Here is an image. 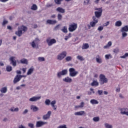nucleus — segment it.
Segmentation results:
<instances>
[{
    "instance_id": "12",
    "label": "nucleus",
    "mask_w": 128,
    "mask_h": 128,
    "mask_svg": "<svg viewBox=\"0 0 128 128\" xmlns=\"http://www.w3.org/2000/svg\"><path fill=\"white\" fill-rule=\"evenodd\" d=\"M22 78V76L21 75H16L14 80V83L16 84L18 82H20Z\"/></svg>"
},
{
    "instance_id": "50",
    "label": "nucleus",
    "mask_w": 128,
    "mask_h": 128,
    "mask_svg": "<svg viewBox=\"0 0 128 128\" xmlns=\"http://www.w3.org/2000/svg\"><path fill=\"white\" fill-rule=\"evenodd\" d=\"M119 52V50L118 48H115L114 50V52L115 54H118Z\"/></svg>"
},
{
    "instance_id": "7",
    "label": "nucleus",
    "mask_w": 128,
    "mask_h": 128,
    "mask_svg": "<svg viewBox=\"0 0 128 128\" xmlns=\"http://www.w3.org/2000/svg\"><path fill=\"white\" fill-rule=\"evenodd\" d=\"M96 10H98V12H95L94 14L96 16V17L97 18H100V16H102V8H96Z\"/></svg>"
},
{
    "instance_id": "4",
    "label": "nucleus",
    "mask_w": 128,
    "mask_h": 128,
    "mask_svg": "<svg viewBox=\"0 0 128 128\" xmlns=\"http://www.w3.org/2000/svg\"><path fill=\"white\" fill-rule=\"evenodd\" d=\"M46 42L49 46H52L56 43V40L54 38L51 39L50 38H48L46 40Z\"/></svg>"
},
{
    "instance_id": "58",
    "label": "nucleus",
    "mask_w": 128,
    "mask_h": 128,
    "mask_svg": "<svg viewBox=\"0 0 128 128\" xmlns=\"http://www.w3.org/2000/svg\"><path fill=\"white\" fill-rule=\"evenodd\" d=\"M22 70L24 74L26 73V68H22Z\"/></svg>"
},
{
    "instance_id": "10",
    "label": "nucleus",
    "mask_w": 128,
    "mask_h": 128,
    "mask_svg": "<svg viewBox=\"0 0 128 128\" xmlns=\"http://www.w3.org/2000/svg\"><path fill=\"white\" fill-rule=\"evenodd\" d=\"M42 98V96H34L31 98H30L29 99V101L30 102H36V101H38L39 100H40Z\"/></svg>"
},
{
    "instance_id": "13",
    "label": "nucleus",
    "mask_w": 128,
    "mask_h": 128,
    "mask_svg": "<svg viewBox=\"0 0 128 128\" xmlns=\"http://www.w3.org/2000/svg\"><path fill=\"white\" fill-rule=\"evenodd\" d=\"M46 124V122H42V121H38L36 123V127L40 128Z\"/></svg>"
},
{
    "instance_id": "59",
    "label": "nucleus",
    "mask_w": 128,
    "mask_h": 128,
    "mask_svg": "<svg viewBox=\"0 0 128 128\" xmlns=\"http://www.w3.org/2000/svg\"><path fill=\"white\" fill-rule=\"evenodd\" d=\"M68 38H72V33H69L68 34Z\"/></svg>"
},
{
    "instance_id": "57",
    "label": "nucleus",
    "mask_w": 128,
    "mask_h": 128,
    "mask_svg": "<svg viewBox=\"0 0 128 128\" xmlns=\"http://www.w3.org/2000/svg\"><path fill=\"white\" fill-rule=\"evenodd\" d=\"M84 3L87 4H88L90 3V0H86L84 2Z\"/></svg>"
},
{
    "instance_id": "6",
    "label": "nucleus",
    "mask_w": 128,
    "mask_h": 128,
    "mask_svg": "<svg viewBox=\"0 0 128 128\" xmlns=\"http://www.w3.org/2000/svg\"><path fill=\"white\" fill-rule=\"evenodd\" d=\"M78 28V24L73 23L69 26L68 30L70 32H74Z\"/></svg>"
},
{
    "instance_id": "17",
    "label": "nucleus",
    "mask_w": 128,
    "mask_h": 128,
    "mask_svg": "<svg viewBox=\"0 0 128 128\" xmlns=\"http://www.w3.org/2000/svg\"><path fill=\"white\" fill-rule=\"evenodd\" d=\"M86 114V112L84 110H81L79 112H74V115L76 116H82Z\"/></svg>"
},
{
    "instance_id": "53",
    "label": "nucleus",
    "mask_w": 128,
    "mask_h": 128,
    "mask_svg": "<svg viewBox=\"0 0 128 128\" xmlns=\"http://www.w3.org/2000/svg\"><path fill=\"white\" fill-rule=\"evenodd\" d=\"M108 25H110V22L108 21L106 22L104 24V26H108Z\"/></svg>"
},
{
    "instance_id": "14",
    "label": "nucleus",
    "mask_w": 128,
    "mask_h": 128,
    "mask_svg": "<svg viewBox=\"0 0 128 128\" xmlns=\"http://www.w3.org/2000/svg\"><path fill=\"white\" fill-rule=\"evenodd\" d=\"M52 111L50 110L48 111V113L44 115L43 119L46 120L49 118L52 114Z\"/></svg>"
},
{
    "instance_id": "31",
    "label": "nucleus",
    "mask_w": 128,
    "mask_h": 128,
    "mask_svg": "<svg viewBox=\"0 0 128 128\" xmlns=\"http://www.w3.org/2000/svg\"><path fill=\"white\" fill-rule=\"evenodd\" d=\"M62 32L66 34L68 32L67 26H64L63 28L61 30Z\"/></svg>"
},
{
    "instance_id": "62",
    "label": "nucleus",
    "mask_w": 128,
    "mask_h": 128,
    "mask_svg": "<svg viewBox=\"0 0 128 128\" xmlns=\"http://www.w3.org/2000/svg\"><path fill=\"white\" fill-rule=\"evenodd\" d=\"M16 74H22V72L20 70H16Z\"/></svg>"
},
{
    "instance_id": "38",
    "label": "nucleus",
    "mask_w": 128,
    "mask_h": 128,
    "mask_svg": "<svg viewBox=\"0 0 128 128\" xmlns=\"http://www.w3.org/2000/svg\"><path fill=\"white\" fill-rule=\"evenodd\" d=\"M72 56H66V62H70L72 60Z\"/></svg>"
},
{
    "instance_id": "22",
    "label": "nucleus",
    "mask_w": 128,
    "mask_h": 128,
    "mask_svg": "<svg viewBox=\"0 0 128 128\" xmlns=\"http://www.w3.org/2000/svg\"><path fill=\"white\" fill-rule=\"evenodd\" d=\"M30 110H32L34 112H36L39 110V108L36 106L32 105L30 106Z\"/></svg>"
},
{
    "instance_id": "30",
    "label": "nucleus",
    "mask_w": 128,
    "mask_h": 128,
    "mask_svg": "<svg viewBox=\"0 0 128 128\" xmlns=\"http://www.w3.org/2000/svg\"><path fill=\"white\" fill-rule=\"evenodd\" d=\"M91 86H98V82L96 80H93L91 84Z\"/></svg>"
},
{
    "instance_id": "61",
    "label": "nucleus",
    "mask_w": 128,
    "mask_h": 128,
    "mask_svg": "<svg viewBox=\"0 0 128 128\" xmlns=\"http://www.w3.org/2000/svg\"><path fill=\"white\" fill-rule=\"evenodd\" d=\"M90 90L91 92H92V93L93 94H94V90H93L92 88H90Z\"/></svg>"
},
{
    "instance_id": "28",
    "label": "nucleus",
    "mask_w": 128,
    "mask_h": 128,
    "mask_svg": "<svg viewBox=\"0 0 128 128\" xmlns=\"http://www.w3.org/2000/svg\"><path fill=\"white\" fill-rule=\"evenodd\" d=\"M20 62L21 64H28V61L26 59V58H22L20 60Z\"/></svg>"
},
{
    "instance_id": "34",
    "label": "nucleus",
    "mask_w": 128,
    "mask_h": 128,
    "mask_svg": "<svg viewBox=\"0 0 128 128\" xmlns=\"http://www.w3.org/2000/svg\"><path fill=\"white\" fill-rule=\"evenodd\" d=\"M38 8V6L36 4H33L31 7V10H36Z\"/></svg>"
},
{
    "instance_id": "36",
    "label": "nucleus",
    "mask_w": 128,
    "mask_h": 128,
    "mask_svg": "<svg viewBox=\"0 0 128 128\" xmlns=\"http://www.w3.org/2000/svg\"><path fill=\"white\" fill-rule=\"evenodd\" d=\"M6 70L7 72H10L12 70V68L10 66H7L6 68Z\"/></svg>"
},
{
    "instance_id": "46",
    "label": "nucleus",
    "mask_w": 128,
    "mask_h": 128,
    "mask_svg": "<svg viewBox=\"0 0 128 128\" xmlns=\"http://www.w3.org/2000/svg\"><path fill=\"white\" fill-rule=\"evenodd\" d=\"M126 57H128V52H126L124 55L120 56L122 58H125Z\"/></svg>"
},
{
    "instance_id": "9",
    "label": "nucleus",
    "mask_w": 128,
    "mask_h": 128,
    "mask_svg": "<svg viewBox=\"0 0 128 128\" xmlns=\"http://www.w3.org/2000/svg\"><path fill=\"white\" fill-rule=\"evenodd\" d=\"M93 21L90 22V26L92 28H94L96 26V24L98 22V20L96 19V16L92 17Z\"/></svg>"
},
{
    "instance_id": "25",
    "label": "nucleus",
    "mask_w": 128,
    "mask_h": 128,
    "mask_svg": "<svg viewBox=\"0 0 128 128\" xmlns=\"http://www.w3.org/2000/svg\"><path fill=\"white\" fill-rule=\"evenodd\" d=\"M0 91L2 94H6L8 91L7 87L2 88L0 90Z\"/></svg>"
},
{
    "instance_id": "21",
    "label": "nucleus",
    "mask_w": 128,
    "mask_h": 128,
    "mask_svg": "<svg viewBox=\"0 0 128 128\" xmlns=\"http://www.w3.org/2000/svg\"><path fill=\"white\" fill-rule=\"evenodd\" d=\"M56 11L61 14H64L66 12V10L61 7H58L56 9Z\"/></svg>"
},
{
    "instance_id": "37",
    "label": "nucleus",
    "mask_w": 128,
    "mask_h": 128,
    "mask_svg": "<svg viewBox=\"0 0 128 128\" xmlns=\"http://www.w3.org/2000/svg\"><path fill=\"white\" fill-rule=\"evenodd\" d=\"M64 1V0H54L55 3L58 5H60L62 4V2Z\"/></svg>"
},
{
    "instance_id": "20",
    "label": "nucleus",
    "mask_w": 128,
    "mask_h": 128,
    "mask_svg": "<svg viewBox=\"0 0 128 128\" xmlns=\"http://www.w3.org/2000/svg\"><path fill=\"white\" fill-rule=\"evenodd\" d=\"M121 32H128V26L126 25L122 27L120 30Z\"/></svg>"
},
{
    "instance_id": "41",
    "label": "nucleus",
    "mask_w": 128,
    "mask_h": 128,
    "mask_svg": "<svg viewBox=\"0 0 128 128\" xmlns=\"http://www.w3.org/2000/svg\"><path fill=\"white\" fill-rule=\"evenodd\" d=\"M38 60L40 62H44L45 61V58H44V57H38Z\"/></svg>"
},
{
    "instance_id": "48",
    "label": "nucleus",
    "mask_w": 128,
    "mask_h": 128,
    "mask_svg": "<svg viewBox=\"0 0 128 128\" xmlns=\"http://www.w3.org/2000/svg\"><path fill=\"white\" fill-rule=\"evenodd\" d=\"M28 126L30 128H34V124H32V123H29L28 124Z\"/></svg>"
},
{
    "instance_id": "35",
    "label": "nucleus",
    "mask_w": 128,
    "mask_h": 128,
    "mask_svg": "<svg viewBox=\"0 0 128 128\" xmlns=\"http://www.w3.org/2000/svg\"><path fill=\"white\" fill-rule=\"evenodd\" d=\"M122 25V22L120 20H118L116 22L115 26L118 27H120Z\"/></svg>"
},
{
    "instance_id": "49",
    "label": "nucleus",
    "mask_w": 128,
    "mask_h": 128,
    "mask_svg": "<svg viewBox=\"0 0 128 128\" xmlns=\"http://www.w3.org/2000/svg\"><path fill=\"white\" fill-rule=\"evenodd\" d=\"M58 128H67L66 125H60V126H58Z\"/></svg>"
},
{
    "instance_id": "18",
    "label": "nucleus",
    "mask_w": 128,
    "mask_h": 128,
    "mask_svg": "<svg viewBox=\"0 0 128 128\" xmlns=\"http://www.w3.org/2000/svg\"><path fill=\"white\" fill-rule=\"evenodd\" d=\"M56 104V100H52L50 102L51 106L54 110H56L57 109V106L55 105Z\"/></svg>"
},
{
    "instance_id": "11",
    "label": "nucleus",
    "mask_w": 128,
    "mask_h": 128,
    "mask_svg": "<svg viewBox=\"0 0 128 128\" xmlns=\"http://www.w3.org/2000/svg\"><path fill=\"white\" fill-rule=\"evenodd\" d=\"M14 58H15V57L11 56L10 58V64H12V66H16V60Z\"/></svg>"
},
{
    "instance_id": "2",
    "label": "nucleus",
    "mask_w": 128,
    "mask_h": 128,
    "mask_svg": "<svg viewBox=\"0 0 128 128\" xmlns=\"http://www.w3.org/2000/svg\"><path fill=\"white\" fill-rule=\"evenodd\" d=\"M100 78V83L101 85H102L106 83H108V78H106V76L104 75L101 74Z\"/></svg>"
},
{
    "instance_id": "63",
    "label": "nucleus",
    "mask_w": 128,
    "mask_h": 128,
    "mask_svg": "<svg viewBox=\"0 0 128 128\" xmlns=\"http://www.w3.org/2000/svg\"><path fill=\"white\" fill-rule=\"evenodd\" d=\"M51 18H56V14H52V15Z\"/></svg>"
},
{
    "instance_id": "47",
    "label": "nucleus",
    "mask_w": 128,
    "mask_h": 128,
    "mask_svg": "<svg viewBox=\"0 0 128 128\" xmlns=\"http://www.w3.org/2000/svg\"><path fill=\"white\" fill-rule=\"evenodd\" d=\"M122 32V37L125 38L127 36L128 34L126 32Z\"/></svg>"
},
{
    "instance_id": "23",
    "label": "nucleus",
    "mask_w": 128,
    "mask_h": 128,
    "mask_svg": "<svg viewBox=\"0 0 128 128\" xmlns=\"http://www.w3.org/2000/svg\"><path fill=\"white\" fill-rule=\"evenodd\" d=\"M90 48V45L88 43L83 44L82 46V50H86Z\"/></svg>"
},
{
    "instance_id": "1",
    "label": "nucleus",
    "mask_w": 128,
    "mask_h": 128,
    "mask_svg": "<svg viewBox=\"0 0 128 128\" xmlns=\"http://www.w3.org/2000/svg\"><path fill=\"white\" fill-rule=\"evenodd\" d=\"M28 30V28L24 26H18V30L16 32L15 34L18 37H20L22 35V32H26Z\"/></svg>"
},
{
    "instance_id": "32",
    "label": "nucleus",
    "mask_w": 128,
    "mask_h": 128,
    "mask_svg": "<svg viewBox=\"0 0 128 128\" xmlns=\"http://www.w3.org/2000/svg\"><path fill=\"white\" fill-rule=\"evenodd\" d=\"M84 102H80V105L79 106H76V108H84Z\"/></svg>"
},
{
    "instance_id": "8",
    "label": "nucleus",
    "mask_w": 128,
    "mask_h": 128,
    "mask_svg": "<svg viewBox=\"0 0 128 128\" xmlns=\"http://www.w3.org/2000/svg\"><path fill=\"white\" fill-rule=\"evenodd\" d=\"M68 70L67 69L63 70L61 72H59L57 74V76L58 78H60L62 77V76H66L68 74Z\"/></svg>"
},
{
    "instance_id": "43",
    "label": "nucleus",
    "mask_w": 128,
    "mask_h": 128,
    "mask_svg": "<svg viewBox=\"0 0 128 128\" xmlns=\"http://www.w3.org/2000/svg\"><path fill=\"white\" fill-rule=\"evenodd\" d=\"M93 120L95 122L100 121V117H94V118H93Z\"/></svg>"
},
{
    "instance_id": "39",
    "label": "nucleus",
    "mask_w": 128,
    "mask_h": 128,
    "mask_svg": "<svg viewBox=\"0 0 128 128\" xmlns=\"http://www.w3.org/2000/svg\"><path fill=\"white\" fill-rule=\"evenodd\" d=\"M77 58L80 61L84 60V58L82 56H78Z\"/></svg>"
},
{
    "instance_id": "19",
    "label": "nucleus",
    "mask_w": 128,
    "mask_h": 128,
    "mask_svg": "<svg viewBox=\"0 0 128 128\" xmlns=\"http://www.w3.org/2000/svg\"><path fill=\"white\" fill-rule=\"evenodd\" d=\"M46 23L49 24L54 25L57 23V21L56 20H46Z\"/></svg>"
},
{
    "instance_id": "15",
    "label": "nucleus",
    "mask_w": 128,
    "mask_h": 128,
    "mask_svg": "<svg viewBox=\"0 0 128 128\" xmlns=\"http://www.w3.org/2000/svg\"><path fill=\"white\" fill-rule=\"evenodd\" d=\"M30 44H31L32 48H38V44L36 43V40H33L32 42H30Z\"/></svg>"
},
{
    "instance_id": "24",
    "label": "nucleus",
    "mask_w": 128,
    "mask_h": 128,
    "mask_svg": "<svg viewBox=\"0 0 128 128\" xmlns=\"http://www.w3.org/2000/svg\"><path fill=\"white\" fill-rule=\"evenodd\" d=\"M96 62L98 64H102V58L99 55L96 56Z\"/></svg>"
},
{
    "instance_id": "33",
    "label": "nucleus",
    "mask_w": 128,
    "mask_h": 128,
    "mask_svg": "<svg viewBox=\"0 0 128 128\" xmlns=\"http://www.w3.org/2000/svg\"><path fill=\"white\" fill-rule=\"evenodd\" d=\"M34 68H30L27 72V75H30L34 72Z\"/></svg>"
},
{
    "instance_id": "64",
    "label": "nucleus",
    "mask_w": 128,
    "mask_h": 128,
    "mask_svg": "<svg viewBox=\"0 0 128 128\" xmlns=\"http://www.w3.org/2000/svg\"><path fill=\"white\" fill-rule=\"evenodd\" d=\"M18 128H26L24 126H23V125H20Z\"/></svg>"
},
{
    "instance_id": "29",
    "label": "nucleus",
    "mask_w": 128,
    "mask_h": 128,
    "mask_svg": "<svg viewBox=\"0 0 128 128\" xmlns=\"http://www.w3.org/2000/svg\"><path fill=\"white\" fill-rule=\"evenodd\" d=\"M120 111H121V114H124V112H127L128 111V108H122L120 109Z\"/></svg>"
},
{
    "instance_id": "3",
    "label": "nucleus",
    "mask_w": 128,
    "mask_h": 128,
    "mask_svg": "<svg viewBox=\"0 0 128 128\" xmlns=\"http://www.w3.org/2000/svg\"><path fill=\"white\" fill-rule=\"evenodd\" d=\"M70 76V77H75L78 74V72L76 71L74 68H70L69 69Z\"/></svg>"
},
{
    "instance_id": "27",
    "label": "nucleus",
    "mask_w": 128,
    "mask_h": 128,
    "mask_svg": "<svg viewBox=\"0 0 128 128\" xmlns=\"http://www.w3.org/2000/svg\"><path fill=\"white\" fill-rule=\"evenodd\" d=\"M112 42L110 41L108 42V44L106 46H104V49L108 48L110 47V46H112Z\"/></svg>"
},
{
    "instance_id": "56",
    "label": "nucleus",
    "mask_w": 128,
    "mask_h": 128,
    "mask_svg": "<svg viewBox=\"0 0 128 128\" xmlns=\"http://www.w3.org/2000/svg\"><path fill=\"white\" fill-rule=\"evenodd\" d=\"M28 112V109H26V110L24 111L23 114H27V113Z\"/></svg>"
},
{
    "instance_id": "51",
    "label": "nucleus",
    "mask_w": 128,
    "mask_h": 128,
    "mask_svg": "<svg viewBox=\"0 0 128 128\" xmlns=\"http://www.w3.org/2000/svg\"><path fill=\"white\" fill-rule=\"evenodd\" d=\"M98 92L99 96H102V90H98Z\"/></svg>"
},
{
    "instance_id": "55",
    "label": "nucleus",
    "mask_w": 128,
    "mask_h": 128,
    "mask_svg": "<svg viewBox=\"0 0 128 128\" xmlns=\"http://www.w3.org/2000/svg\"><path fill=\"white\" fill-rule=\"evenodd\" d=\"M110 54H106V55H105V58L107 60L110 59Z\"/></svg>"
},
{
    "instance_id": "45",
    "label": "nucleus",
    "mask_w": 128,
    "mask_h": 128,
    "mask_svg": "<svg viewBox=\"0 0 128 128\" xmlns=\"http://www.w3.org/2000/svg\"><path fill=\"white\" fill-rule=\"evenodd\" d=\"M105 126L106 128H112V126L110 125V124H108V123L105 124Z\"/></svg>"
},
{
    "instance_id": "16",
    "label": "nucleus",
    "mask_w": 128,
    "mask_h": 128,
    "mask_svg": "<svg viewBox=\"0 0 128 128\" xmlns=\"http://www.w3.org/2000/svg\"><path fill=\"white\" fill-rule=\"evenodd\" d=\"M62 80L66 82L71 83L72 82V79L69 76H66L64 78H63Z\"/></svg>"
},
{
    "instance_id": "54",
    "label": "nucleus",
    "mask_w": 128,
    "mask_h": 128,
    "mask_svg": "<svg viewBox=\"0 0 128 128\" xmlns=\"http://www.w3.org/2000/svg\"><path fill=\"white\" fill-rule=\"evenodd\" d=\"M8 24V21H7V20H4L2 24V26H5L6 24Z\"/></svg>"
},
{
    "instance_id": "60",
    "label": "nucleus",
    "mask_w": 128,
    "mask_h": 128,
    "mask_svg": "<svg viewBox=\"0 0 128 128\" xmlns=\"http://www.w3.org/2000/svg\"><path fill=\"white\" fill-rule=\"evenodd\" d=\"M7 28H8V29L9 30H12V26H7Z\"/></svg>"
},
{
    "instance_id": "5",
    "label": "nucleus",
    "mask_w": 128,
    "mask_h": 128,
    "mask_svg": "<svg viewBox=\"0 0 128 128\" xmlns=\"http://www.w3.org/2000/svg\"><path fill=\"white\" fill-rule=\"evenodd\" d=\"M66 56L67 52L66 51H63L58 56L57 59L59 60H64Z\"/></svg>"
},
{
    "instance_id": "40",
    "label": "nucleus",
    "mask_w": 128,
    "mask_h": 128,
    "mask_svg": "<svg viewBox=\"0 0 128 128\" xmlns=\"http://www.w3.org/2000/svg\"><path fill=\"white\" fill-rule=\"evenodd\" d=\"M58 20H62V16L60 14H58Z\"/></svg>"
},
{
    "instance_id": "44",
    "label": "nucleus",
    "mask_w": 128,
    "mask_h": 128,
    "mask_svg": "<svg viewBox=\"0 0 128 128\" xmlns=\"http://www.w3.org/2000/svg\"><path fill=\"white\" fill-rule=\"evenodd\" d=\"M45 104L46 105H50V100L49 99H46L45 101Z\"/></svg>"
},
{
    "instance_id": "26",
    "label": "nucleus",
    "mask_w": 128,
    "mask_h": 128,
    "mask_svg": "<svg viewBox=\"0 0 128 128\" xmlns=\"http://www.w3.org/2000/svg\"><path fill=\"white\" fill-rule=\"evenodd\" d=\"M90 102L92 104H98V100H95V99H92L90 100Z\"/></svg>"
},
{
    "instance_id": "42",
    "label": "nucleus",
    "mask_w": 128,
    "mask_h": 128,
    "mask_svg": "<svg viewBox=\"0 0 128 128\" xmlns=\"http://www.w3.org/2000/svg\"><path fill=\"white\" fill-rule=\"evenodd\" d=\"M10 110L11 112H18L19 110V108H10Z\"/></svg>"
},
{
    "instance_id": "52",
    "label": "nucleus",
    "mask_w": 128,
    "mask_h": 128,
    "mask_svg": "<svg viewBox=\"0 0 128 128\" xmlns=\"http://www.w3.org/2000/svg\"><path fill=\"white\" fill-rule=\"evenodd\" d=\"M104 30V27H102V26H99L98 28V31H102V30Z\"/></svg>"
}]
</instances>
